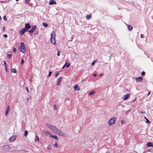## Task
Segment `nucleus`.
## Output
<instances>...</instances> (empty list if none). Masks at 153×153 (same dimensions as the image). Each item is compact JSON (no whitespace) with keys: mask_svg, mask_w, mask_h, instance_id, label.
Instances as JSON below:
<instances>
[{"mask_svg":"<svg viewBox=\"0 0 153 153\" xmlns=\"http://www.w3.org/2000/svg\"><path fill=\"white\" fill-rule=\"evenodd\" d=\"M9 110H6V111H5V115H6V116H7V114H8V113L9 112Z\"/></svg>","mask_w":153,"mask_h":153,"instance_id":"a878e982","label":"nucleus"},{"mask_svg":"<svg viewBox=\"0 0 153 153\" xmlns=\"http://www.w3.org/2000/svg\"><path fill=\"white\" fill-rule=\"evenodd\" d=\"M51 74L52 72L51 71H50L48 74V76H50L51 75Z\"/></svg>","mask_w":153,"mask_h":153,"instance_id":"e433bc0d","label":"nucleus"},{"mask_svg":"<svg viewBox=\"0 0 153 153\" xmlns=\"http://www.w3.org/2000/svg\"><path fill=\"white\" fill-rule=\"evenodd\" d=\"M144 118L146 120V123H150V122L147 119L146 117H145Z\"/></svg>","mask_w":153,"mask_h":153,"instance_id":"393cba45","label":"nucleus"},{"mask_svg":"<svg viewBox=\"0 0 153 153\" xmlns=\"http://www.w3.org/2000/svg\"><path fill=\"white\" fill-rule=\"evenodd\" d=\"M145 74V72L144 71H143L141 73V75L142 76H144Z\"/></svg>","mask_w":153,"mask_h":153,"instance_id":"f704fd0d","label":"nucleus"},{"mask_svg":"<svg viewBox=\"0 0 153 153\" xmlns=\"http://www.w3.org/2000/svg\"><path fill=\"white\" fill-rule=\"evenodd\" d=\"M135 79L137 82H141L143 81V78L141 76L136 77Z\"/></svg>","mask_w":153,"mask_h":153,"instance_id":"1a4fd4ad","label":"nucleus"},{"mask_svg":"<svg viewBox=\"0 0 153 153\" xmlns=\"http://www.w3.org/2000/svg\"><path fill=\"white\" fill-rule=\"evenodd\" d=\"M35 141L36 142H39V138L37 135L35 136Z\"/></svg>","mask_w":153,"mask_h":153,"instance_id":"dca6fc26","label":"nucleus"},{"mask_svg":"<svg viewBox=\"0 0 153 153\" xmlns=\"http://www.w3.org/2000/svg\"><path fill=\"white\" fill-rule=\"evenodd\" d=\"M50 137L52 138H54L56 140H58V138L56 135H51L50 136Z\"/></svg>","mask_w":153,"mask_h":153,"instance_id":"2eb2a0df","label":"nucleus"},{"mask_svg":"<svg viewBox=\"0 0 153 153\" xmlns=\"http://www.w3.org/2000/svg\"><path fill=\"white\" fill-rule=\"evenodd\" d=\"M28 31V30H25V29L24 28L19 31V33L21 35H23L25 32Z\"/></svg>","mask_w":153,"mask_h":153,"instance_id":"0eeeda50","label":"nucleus"},{"mask_svg":"<svg viewBox=\"0 0 153 153\" xmlns=\"http://www.w3.org/2000/svg\"><path fill=\"white\" fill-rule=\"evenodd\" d=\"M121 124H123L124 123V121L123 120H121Z\"/></svg>","mask_w":153,"mask_h":153,"instance_id":"4c0bfd02","label":"nucleus"},{"mask_svg":"<svg viewBox=\"0 0 153 153\" xmlns=\"http://www.w3.org/2000/svg\"><path fill=\"white\" fill-rule=\"evenodd\" d=\"M7 68H5V70L7 72Z\"/></svg>","mask_w":153,"mask_h":153,"instance_id":"603ef678","label":"nucleus"},{"mask_svg":"<svg viewBox=\"0 0 153 153\" xmlns=\"http://www.w3.org/2000/svg\"><path fill=\"white\" fill-rule=\"evenodd\" d=\"M116 120V118L115 117H112L108 122V124L109 126H111L114 124Z\"/></svg>","mask_w":153,"mask_h":153,"instance_id":"20e7f679","label":"nucleus"},{"mask_svg":"<svg viewBox=\"0 0 153 153\" xmlns=\"http://www.w3.org/2000/svg\"><path fill=\"white\" fill-rule=\"evenodd\" d=\"M46 125L49 128L56 134L61 136L65 137V134L64 132L56 127L48 123H46Z\"/></svg>","mask_w":153,"mask_h":153,"instance_id":"f257e3e1","label":"nucleus"},{"mask_svg":"<svg viewBox=\"0 0 153 153\" xmlns=\"http://www.w3.org/2000/svg\"><path fill=\"white\" fill-rule=\"evenodd\" d=\"M59 75V73H57L55 74L56 77H57Z\"/></svg>","mask_w":153,"mask_h":153,"instance_id":"ea45409f","label":"nucleus"},{"mask_svg":"<svg viewBox=\"0 0 153 153\" xmlns=\"http://www.w3.org/2000/svg\"><path fill=\"white\" fill-rule=\"evenodd\" d=\"M24 61L23 59H22V60H21V64L22 65H23L24 63Z\"/></svg>","mask_w":153,"mask_h":153,"instance_id":"72a5a7b5","label":"nucleus"},{"mask_svg":"<svg viewBox=\"0 0 153 153\" xmlns=\"http://www.w3.org/2000/svg\"><path fill=\"white\" fill-rule=\"evenodd\" d=\"M130 95L129 94H126L123 97V99L125 100H127L128 98L129 97Z\"/></svg>","mask_w":153,"mask_h":153,"instance_id":"ddd939ff","label":"nucleus"},{"mask_svg":"<svg viewBox=\"0 0 153 153\" xmlns=\"http://www.w3.org/2000/svg\"><path fill=\"white\" fill-rule=\"evenodd\" d=\"M67 62H65V64L63 66V67H65L66 66V64L67 63Z\"/></svg>","mask_w":153,"mask_h":153,"instance_id":"37998d69","label":"nucleus"},{"mask_svg":"<svg viewBox=\"0 0 153 153\" xmlns=\"http://www.w3.org/2000/svg\"><path fill=\"white\" fill-rule=\"evenodd\" d=\"M3 36L5 38H7V35L6 34H4Z\"/></svg>","mask_w":153,"mask_h":153,"instance_id":"58836bf2","label":"nucleus"},{"mask_svg":"<svg viewBox=\"0 0 153 153\" xmlns=\"http://www.w3.org/2000/svg\"><path fill=\"white\" fill-rule=\"evenodd\" d=\"M65 100L66 101H69V99L68 98H65Z\"/></svg>","mask_w":153,"mask_h":153,"instance_id":"a19ab883","label":"nucleus"},{"mask_svg":"<svg viewBox=\"0 0 153 153\" xmlns=\"http://www.w3.org/2000/svg\"><path fill=\"white\" fill-rule=\"evenodd\" d=\"M13 52L14 53H16V48H13Z\"/></svg>","mask_w":153,"mask_h":153,"instance_id":"c85d7f7f","label":"nucleus"},{"mask_svg":"<svg viewBox=\"0 0 153 153\" xmlns=\"http://www.w3.org/2000/svg\"><path fill=\"white\" fill-rule=\"evenodd\" d=\"M31 0H25V2L26 3L29 4Z\"/></svg>","mask_w":153,"mask_h":153,"instance_id":"7c9ffc66","label":"nucleus"},{"mask_svg":"<svg viewBox=\"0 0 153 153\" xmlns=\"http://www.w3.org/2000/svg\"><path fill=\"white\" fill-rule=\"evenodd\" d=\"M147 145L148 147H153V145L151 142L148 143Z\"/></svg>","mask_w":153,"mask_h":153,"instance_id":"f3484780","label":"nucleus"},{"mask_svg":"<svg viewBox=\"0 0 153 153\" xmlns=\"http://www.w3.org/2000/svg\"><path fill=\"white\" fill-rule=\"evenodd\" d=\"M135 100H135V99L134 101H135Z\"/></svg>","mask_w":153,"mask_h":153,"instance_id":"13d9d810","label":"nucleus"},{"mask_svg":"<svg viewBox=\"0 0 153 153\" xmlns=\"http://www.w3.org/2000/svg\"><path fill=\"white\" fill-rule=\"evenodd\" d=\"M51 148V146L50 144H49L48 146L47 149H50Z\"/></svg>","mask_w":153,"mask_h":153,"instance_id":"473e14b6","label":"nucleus"},{"mask_svg":"<svg viewBox=\"0 0 153 153\" xmlns=\"http://www.w3.org/2000/svg\"><path fill=\"white\" fill-rule=\"evenodd\" d=\"M128 28V30H132L133 27L132 26L130 25H127Z\"/></svg>","mask_w":153,"mask_h":153,"instance_id":"aec40b11","label":"nucleus"},{"mask_svg":"<svg viewBox=\"0 0 153 153\" xmlns=\"http://www.w3.org/2000/svg\"><path fill=\"white\" fill-rule=\"evenodd\" d=\"M9 106L8 107H7V110H9Z\"/></svg>","mask_w":153,"mask_h":153,"instance_id":"3c124183","label":"nucleus"},{"mask_svg":"<svg viewBox=\"0 0 153 153\" xmlns=\"http://www.w3.org/2000/svg\"><path fill=\"white\" fill-rule=\"evenodd\" d=\"M54 146L56 147H58V146L57 145V143L56 141H55V143L54 144Z\"/></svg>","mask_w":153,"mask_h":153,"instance_id":"bb28decb","label":"nucleus"},{"mask_svg":"<svg viewBox=\"0 0 153 153\" xmlns=\"http://www.w3.org/2000/svg\"><path fill=\"white\" fill-rule=\"evenodd\" d=\"M95 93V91H92L90 92L89 93V95H91L94 94Z\"/></svg>","mask_w":153,"mask_h":153,"instance_id":"412c9836","label":"nucleus"},{"mask_svg":"<svg viewBox=\"0 0 153 153\" xmlns=\"http://www.w3.org/2000/svg\"><path fill=\"white\" fill-rule=\"evenodd\" d=\"M144 37V36L142 34H141V35H140V37L141 38H143Z\"/></svg>","mask_w":153,"mask_h":153,"instance_id":"49530a36","label":"nucleus"},{"mask_svg":"<svg viewBox=\"0 0 153 153\" xmlns=\"http://www.w3.org/2000/svg\"><path fill=\"white\" fill-rule=\"evenodd\" d=\"M28 131H25V132L24 135L25 137H26L28 134Z\"/></svg>","mask_w":153,"mask_h":153,"instance_id":"5701e85b","label":"nucleus"},{"mask_svg":"<svg viewBox=\"0 0 153 153\" xmlns=\"http://www.w3.org/2000/svg\"><path fill=\"white\" fill-rule=\"evenodd\" d=\"M97 74L96 73H95L93 75V76L94 77H96V76H97Z\"/></svg>","mask_w":153,"mask_h":153,"instance_id":"de8ad7c7","label":"nucleus"},{"mask_svg":"<svg viewBox=\"0 0 153 153\" xmlns=\"http://www.w3.org/2000/svg\"><path fill=\"white\" fill-rule=\"evenodd\" d=\"M74 90L79 91L80 90V88L79 87L78 85L76 84L74 86Z\"/></svg>","mask_w":153,"mask_h":153,"instance_id":"4468645a","label":"nucleus"},{"mask_svg":"<svg viewBox=\"0 0 153 153\" xmlns=\"http://www.w3.org/2000/svg\"><path fill=\"white\" fill-rule=\"evenodd\" d=\"M11 72L13 73H16V70L15 68H11Z\"/></svg>","mask_w":153,"mask_h":153,"instance_id":"6ab92c4d","label":"nucleus"},{"mask_svg":"<svg viewBox=\"0 0 153 153\" xmlns=\"http://www.w3.org/2000/svg\"><path fill=\"white\" fill-rule=\"evenodd\" d=\"M54 108L55 110H56L57 109V107L56 105H54Z\"/></svg>","mask_w":153,"mask_h":153,"instance_id":"cd10ccee","label":"nucleus"},{"mask_svg":"<svg viewBox=\"0 0 153 153\" xmlns=\"http://www.w3.org/2000/svg\"><path fill=\"white\" fill-rule=\"evenodd\" d=\"M150 94V92H149L148 93V95H149Z\"/></svg>","mask_w":153,"mask_h":153,"instance_id":"864d4df0","label":"nucleus"},{"mask_svg":"<svg viewBox=\"0 0 153 153\" xmlns=\"http://www.w3.org/2000/svg\"><path fill=\"white\" fill-rule=\"evenodd\" d=\"M91 18V15L89 14L88 15L86 16V18L87 19H89Z\"/></svg>","mask_w":153,"mask_h":153,"instance_id":"a211bd4d","label":"nucleus"},{"mask_svg":"<svg viewBox=\"0 0 153 153\" xmlns=\"http://www.w3.org/2000/svg\"><path fill=\"white\" fill-rule=\"evenodd\" d=\"M51 42L53 44L55 43V33L54 31H53L51 33Z\"/></svg>","mask_w":153,"mask_h":153,"instance_id":"f03ea898","label":"nucleus"},{"mask_svg":"<svg viewBox=\"0 0 153 153\" xmlns=\"http://www.w3.org/2000/svg\"><path fill=\"white\" fill-rule=\"evenodd\" d=\"M70 66V64L69 63H68L66 66V67H69Z\"/></svg>","mask_w":153,"mask_h":153,"instance_id":"c03bdc74","label":"nucleus"},{"mask_svg":"<svg viewBox=\"0 0 153 153\" xmlns=\"http://www.w3.org/2000/svg\"><path fill=\"white\" fill-rule=\"evenodd\" d=\"M16 136H12L9 139V141L10 142H12L14 141L16 139Z\"/></svg>","mask_w":153,"mask_h":153,"instance_id":"6e6552de","label":"nucleus"},{"mask_svg":"<svg viewBox=\"0 0 153 153\" xmlns=\"http://www.w3.org/2000/svg\"><path fill=\"white\" fill-rule=\"evenodd\" d=\"M57 52H58L57 56H59L60 55V52H59V50L58 49H57Z\"/></svg>","mask_w":153,"mask_h":153,"instance_id":"c9c22d12","label":"nucleus"},{"mask_svg":"<svg viewBox=\"0 0 153 153\" xmlns=\"http://www.w3.org/2000/svg\"><path fill=\"white\" fill-rule=\"evenodd\" d=\"M26 89L27 91L28 92H29V91H28V87H26Z\"/></svg>","mask_w":153,"mask_h":153,"instance_id":"a18cd8bd","label":"nucleus"},{"mask_svg":"<svg viewBox=\"0 0 153 153\" xmlns=\"http://www.w3.org/2000/svg\"><path fill=\"white\" fill-rule=\"evenodd\" d=\"M31 27V26L30 25L29 23L26 24L25 25V27L24 29L25 30H28Z\"/></svg>","mask_w":153,"mask_h":153,"instance_id":"9d476101","label":"nucleus"},{"mask_svg":"<svg viewBox=\"0 0 153 153\" xmlns=\"http://www.w3.org/2000/svg\"><path fill=\"white\" fill-rule=\"evenodd\" d=\"M84 81V80H83V79L82 80V81Z\"/></svg>","mask_w":153,"mask_h":153,"instance_id":"4d7b16f0","label":"nucleus"},{"mask_svg":"<svg viewBox=\"0 0 153 153\" xmlns=\"http://www.w3.org/2000/svg\"><path fill=\"white\" fill-rule=\"evenodd\" d=\"M10 149V147L8 145H6L1 148V150L3 151H7Z\"/></svg>","mask_w":153,"mask_h":153,"instance_id":"39448f33","label":"nucleus"},{"mask_svg":"<svg viewBox=\"0 0 153 153\" xmlns=\"http://www.w3.org/2000/svg\"><path fill=\"white\" fill-rule=\"evenodd\" d=\"M44 133H45V134L46 135L50 134V131H46Z\"/></svg>","mask_w":153,"mask_h":153,"instance_id":"4be33fe9","label":"nucleus"},{"mask_svg":"<svg viewBox=\"0 0 153 153\" xmlns=\"http://www.w3.org/2000/svg\"><path fill=\"white\" fill-rule=\"evenodd\" d=\"M20 51L23 53H25L26 51V48L24 43L21 42L20 45Z\"/></svg>","mask_w":153,"mask_h":153,"instance_id":"7ed1b4c3","label":"nucleus"},{"mask_svg":"<svg viewBox=\"0 0 153 153\" xmlns=\"http://www.w3.org/2000/svg\"><path fill=\"white\" fill-rule=\"evenodd\" d=\"M145 113V112H142V111H140V113Z\"/></svg>","mask_w":153,"mask_h":153,"instance_id":"8fccbe9b","label":"nucleus"},{"mask_svg":"<svg viewBox=\"0 0 153 153\" xmlns=\"http://www.w3.org/2000/svg\"><path fill=\"white\" fill-rule=\"evenodd\" d=\"M97 60H94V61L92 62V65H94L95 64V62H97Z\"/></svg>","mask_w":153,"mask_h":153,"instance_id":"c756f323","label":"nucleus"},{"mask_svg":"<svg viewBox=\"0 0 153 153\" xmlns=\"http://www.w3.org/2000/svg\"><path fill=\"white\" fill-rule=\"evenodd\" d=\"M16 1H19V0H16Z\"/></svg>","mask_w":153,"mask_h":153,"instance_id":"6e6d98bb","label":"nucleus"},{"mask_svg":"<svg viewBox=\"0 0 153 153\" xmlns=\"http://www.w3.org/2000/svg\"><path fill=\"white\" fill-rule=\"evenodd\" d=\"M42 25H43V26L45 27H46L48 26V25L46 23H43Z\"/></svg>","mask_w":153,"mask_h":153,"instance_id":"b1692460","label":"nucleus"},{"mask_svg":"<svg viewBox=\"0 0 153 153\" xmlns=\"http://www.w3.org/2000/svg\"><path fill=\"white\" fill-rule=\"evenodd\" d=\"M3 19H4V20H6V17L4 16V17H3Z\"/></svg>","mask_w":153,"mask_h":153,"instance_id":"09e8293b","label":"nucleus"},{"mask_svg":"<svg viewBox=\"0 0 153 153\" xmlns=\"http://www.w3.org/2000/svg\"><path fill=\"white\" fill-rule=\"evenodd\" d=\"M11 54H8L7 56V57L9 59L10 58H11Z\"/></svg>","mask_w":153,"mask_h":153,"instance_id":"2f4dec72","label":"nucleus"},{"mask_svg":"<svg viewBox=\"0 0 153 153\" xmlns=\"http://www.w3.org/2000/svg\"><path fill=\"white\" fill-rule=\"evenodd\" d=\"M4 66H5V67H7V63H6V62H5L4 61Z\"/></svg>","mask_w":153,"mask_h":153,"instance_id":"79ce46f5","label":"nucleus"},{"mask_svg":"<svg viewBox=\"0 0 153 153\" xmlns=\"http://www.w3.org/2000/svg\"><path fill=\"white\" fill-rule=\"evenodd\" d=\"M56 2L54 0H50L49 2V5H52L53 4H56Z\"/></svg>","mask_w":153,"mask_h":153,"instance_id":"9b49d317","label":"nucleus"},{"mask_svg":"<svg viewBox=\"0 0 153 153\" xmlns=\"http://www.w3.org/2000/svg\"><path fill=\"white\" fill-rule=\"evenodd\" d=\"M102 75H103V74H101L100 75V76H102Z\"/></svg>","mask_w":153,"mask_h":153,"instance_id":"5fc2aeb1","label":"nucleus"},{"mask_svg":"<svg viewBox=\"0 0 153 153\" xmlns=\"http://www.w3.org/2000/svg\"><path fill=\"white\" fill-rule=\"evenodd\" d=\"M37 29V27L36 25H33L31 29L29 30H28L30 33H32L33 31Z\"/></svg>","mask_w":153,"mask_h":153,"instance_id":"423d86ee","label":"nucleus"},{"mask_svg":"<svg viewBox=\"0 0 153 153\" xmlns=\"http://www.w3.org/2000/svg\"><path fill=\"white\" fill-rule=\"evenodd\" d=\"M62 80V78L61 77H59L58 78V79L57 81V84L58 85H60L61 82Z\"/></svg>","mask_w":153,"mask_h":153,"instance_id":"f8f14e48","label":"nucleus"}]
</instances>
